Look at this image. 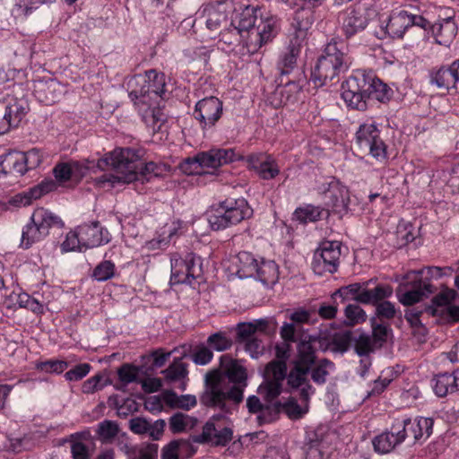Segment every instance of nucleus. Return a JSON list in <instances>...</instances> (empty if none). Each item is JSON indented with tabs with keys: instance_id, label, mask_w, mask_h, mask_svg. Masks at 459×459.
I'll return each instance as SVG.
<instances>
[{
	"instance_id": "f257e3e1",
	"label": "nucleus",
	"mask_w": 459,
	"mask_h": 459,
	"mask_svg": "<svg viewBox=\"0 0 459 459\" xmlns=\"http://www.w3.org/2000/svg\"><path fill=\"white\" fill-rule=\"evenodd\" d=\"M330 350V342L322 332L303 335L296 345V355L290 360V376L285 383V393H297L303 402L309 403L316 393L312 382L324 385L331 372L335 369L334 363L327 358L318 359L317 351Z\"/></svg>"
},
{
	"instance_id": "f03ea898",
	"label": "nucleus",
	"mask_w": 459,
	"mask_h": 459,
	"mask_svg": "<svg viewBox=\"0 0 459 459\" xmlns=\"http://www.w3.org/2000/svg\"><path fill=\"white\" fill-rule=\"evenodd\" d=\"M247 369L229 355L220 359V369L207 372L199 400L202 405L231 414L244 400Z\"/></svg>"
},
{
	"instance_id": "7ed1b4c3",
	"label": "nucleus",
	"mask_w": 459,
	"mask_h": 459,
	"mask_svg": "<svg viewBox=\"0 0 459 459\" xmlns=\"http://www.w3.org/2000/svg\"><path fill=\"white\" fill-rule=\"evenodd\" d=\"M98 166L100 169L111 168L116 172V175H104L98 180L99 184L109 183L111 186L117 182L149 181L152 177H159L162 173L160 166L152 161L145 163L140 151L131 148L115 149L100 159Z\"/></svg>"
},
{
	"instance_id": "20e7f679",
	"label": "nucleus",
	"mask_w": 459,
	"mask_h": 459,
	"mask_svg": "<svg viewBox=\"0 0 459 459\" xmlns=\"http://www.w3.org/2000/svg\"><path fill=\"white\" fill-rule=\"evenodd\" d=\"M392 90L381 80L365 71L358 70L342 84V97L354 109L365 110L367 101L375 99L380 102L390 100Z\"/></svg>"
},
{
	"instance_id": "39448f33",
	"label": "nucleus",
	"mask_w": 459,
	"mask_h": 459,
	"mask_svg": "<svg viewBox=\"0 0 459 459\" xmlns=\"http://www.w3.org/2000/svg\"><path fill=\"white\" fill-rule=\"evenodd\" d=\"M291 343L283 340L276 343L275 359L265 366L264 381L258 387V393L266 401L278 398L285 391V383H288L290 376V365L288 367L287 361L290 357Z\"/></svg>"
},
{
	"instance_id": "423d86ee",
	"label": "nucleus",
	"mask_w": 459,
	"mask_h": 459,
	"mask_svg": "<svg viewBox=\"0 0 459 459\" xmlns=\"http://www.w3.org/2000/svg\"><path fill=\"white\" fill-rule=\"evenodd\" d=\"M343 48V44L336 41L325 46L311 72L310 80L316 87L326 85L348 70L351 61Z\"/></svg>"
},
{
	"instance_id": "0eeeda50",
	"label": "nucleus",
	"mask_w": 459,
	"mask_h": 459,
	"mask_svg": "<svg viewBox=\"0 0 459 459\" xmlns=\"http://www.w3.org/2000/svg\"><path fill=\"white\" fill-rule=\"evenodd\" d=\"M260 8L258 5H246L240 13L231 20V25L237 34L245 42L249 52H257L264 44L255 22Z\"/></svg>"
},
{
	"instance_id": "6e6552de",
	"label": "nucleus",
	"mask_w": 459,
	"mask_h": 459,
	"mask_svg": "<svg viewBox=\"0 0 459 459\" xmlns=\"http://www.w3.org/2000/svg\"><path fill=\"white\" fill-rule=\"evenodd\" d=\"M203 263L200 256L189 253L184 259L173 256L171 258V284H191L193 280L203 275Z\"/></svg>"
},
{
	"instance_id": "1a4fd4ad",
	"label": "nucleus",
	"mask_w": 459,
	"mask_h": 459,
	"mask_svg": "<svg viewBox=\"0 0 459 459\" xmlns=\"http://www.w3.org/2000/svg\"><path fill=\"white\" fill-rule=\"evenodd\" d=\"M325 0H283L290 8L299 7L293 16L292 27L297 38H305L307 31L316 22L315 9L323 4Z\"/></svg>"
},
{
	"instance_id": "9d476101",
	"label": "nucleus",
	"mask_w": 459,
	"mask_h": 459,
	"mask_svg": "<svg viewBox=\"0 0 459 459\" xmlns=\"http://www.w3.org/2000/svg\"><path fill=\"white\" fill-rule=\"evenodd\" d=\"M341 256V244L337 241H325L315 251L312 269L315 273L323 275L337 271Z\"/></svg>"
},
{
	"instance_id": "9b49d317",
	"label": "nucleus",
	"mask_w": 459,
	"mask_h": 459,
	"mask_svg": "<svg viewBox=\"0 0 459 459\" xmlns=\"http://www.w3.org/2000/svg\"><path fill=\"white\" fill-rule=\"evenodd\" d=\"M134 82L139 85V89H133L129 92L132 100L145 99L147 95L154 94L156 97L162 98L165 93V74L158 73L156 70H149L144 74L135 75L130 83Z\"/></svg>"
},
{
	"instance_id": "f8f14e48",
	"label": "nucleus",
	"mask_w": 459,
	"mask_h": 459,
	"mask_svg": "<svg viewBox=\"0 0 459 459\" xmlns=\"http://www.w3.org/2000/svg\"><path fill=\"white\" fill-rule=\"evenodd\" d=\"M404 280L405 281L400 283L396 290L398 300L403 306L411 307L434 292L430 282L423 281L421 278L411 276L408 280L405 275Z\"/></svg>"
},
{
	"instance_id": "ddd939ff",
	"label": "nucleus",
	"mask_w": 459,
	"mask_h": 459,
	"mask_svg": "<svg viewBox=\"0 0 459 459\" xmlns=\"http://www.w3.org/2000/svg\"><path fill=\"white\" fill-rule=\"evenodd\" d=\"M222 115V102L216 97L204 98L196 102L193 113L194 117L199 121L203 131L214 126Z\"/></svg>"
},
{
	"instance_id": "4468645a",
	"label": "nucleus",
	"mask_w": 459,
	"mask_h": 459,
	"mask_svg": "<svg viewBox=\"0 0 459 459\" xmlns=\"http://www.w3.org/2000/svg\"><path fill=\"white\" fill-rule=\"evenodd\" d=\"M357 143L361 151L368 152L375 158L385 157V144L380 132L373 124H363L356 133Z\"/></svg>"
},
{
	"instance_id": "2eb2a0df",
	"label": "nucleus",
	"mask_w": 459,
	"mask_h": 459,
	"mask_svg": "<svg viewBox=\"0 0 459 459\" xmlns=\"http://www.w3.org/2000/svg\"><path fill=\"white\" fill-rule=\"evenodd\" d=\"M240 159V155L236 153L234 149H220L214 148L208 152H204L197 154L193 159H187V165H194L198 167H207L216 169L222 165L233 162Z\"/></svg>"
},
{
	"instance_id": "dca6fc26",
	"label": "nucleus",
	"mask_w": 459,
	"mask_h": 459,
	"mask_svg": "<svg viewBox=\"0 0 459 459\" xmlns=\"http://www.w3.org/2000/svg\"><path fill=\"white\" fill-rule=\"evenodd\" d=\"M431 86L438 90H459V59L449 65L434 67L429 72Z\"/></svg>"
},
{
	"instance_id": "f3484780",
	"label": "nucleus",
	"mask_w": 459,
	"mask_h": 459,
	"mask_svg": "<svg viewBox=\"0 0 459 459\" xmlns=\"http://www.w3.org/2000/svg\"><path fill=\"white\" fill-rule=\"evenodd\" d=\"M324 188L325 204L338 214H344L349 210L350 194L348 188L339 180L332 178Z\"/></svg>"
},
{
	"instance_id": "a211bd4d",
	"label": "nucleus",
	"mask_w": 459,
	"mask_h": 459,
	"mask_svg": "<svg viewBox=\"0 0 459 459\" xmlns=\"http://www.w3.org/2000/svg\"><path fill=\"white\" fill-rule=\"evenodd\" d=\"M411 423V419H405L401 426L394 425L391 431L384 432L373 439V446L376 452L379 454H387L391 452L397 445L405 440L407 436V427Z\"/></svg>"
},
{
	"instance_id": "6ab92c4d",
	"label": "nucleus",
	"mask_w": 459,
	"mask_h": 459,
	"mask_svg": "<svg viewBox=\"0 0 459 459\" xmlns=\"http://www.w3.org/2000/svg\"><path fill=\"white\" fill-rule=\"evenodd\" d=\"M78 230L79 238L85 249L108 244L111 238L108 230L102 228L99 221L81 225Z\"/></svg>"
},
{
	"instance_id": "aec40b11",
	"label": "nucleus",
	"mask_w": 459,
	"mask_h": 459,
	"mask_svg": "<svg viewBox=\"0 0 459 459\" xmlns=\"http://www.w3.org/2000/svg\"><path fill=\"white\" fill-rule=\"evenodd\" d=\"M232 436L231 429L225 427L218 430L214 423L209 420L204 424L202 434L193 436L192 440L198 444L212 443L214 446H224L231 441Z\"/></svg>"
},
{
	"instance_id": "412c9836",
	"label": "nucleus",
	"mask_w": 459,
	"mask_h": 459,
	"mask_svg": "<svg viewBox=\"0 0 459 459\" xmlns=\"http://www.w3.org/2000/svg\"><path fill=\"white\" fill-rule=\"evenodd\" d=\"M368 23L367 12L363 9L350 7L342 14V30L347 38L362 31Z\"/></svg>"
},
{
	"instance_id": "4be33fe9",
	"label": "nucleus",
	"mask_w": 459,
	"mask_h": 459,
	"mask_svg": "<svg viewBox=\"0 0 459 459\" xmlns=\"http://www.w3.org/2000/svg\"><path fill=\"white\" fill-rule=\"evenodd\" d=\"M373 281L372 279L364 281V289L362 290V293L358 297V303L375 306L393 295V288L388 284H377L372 289L369 288V285Z\"/></svg>"
},
{
	"instance_id": "5701e85b",
	"label": "nucleus",
	"mask_w": 459,
	"mask_h": 459,
	"mask_svg": "<svg viewBox=\"0 0 459 459\" xmlns=\"http://www.w3.org/2000/svg\"><path fill=\"white\" fill-rule=\"evenodd\" d=\"M299 401L301 404H299L297 398L293 396H290L284 403L275 400L273 402V408L274 420L281 411H283L291 420H299L302 418L308 411V403L303 402L300 399Z\"/></svg>"
},
{
	"instance_id": "b1692460",
	"label": "nucleus",
	"mask_w": 459,
	"mask_h": 459,
	"mask_svg": "<svg viewBox=\"0 0 459 459\" xmlns=\"http://www.w3.org/2000/svg\"><path fill=\"white\" fill-rule=\"evenodd\" d=\"M4 116L17 127L29 110L28 100L23 97L8 96L5 99Z\"/></svg>"
},
{
	"instance_id": "393cba45",
	"label": "nucleus",
	"mask_w": 459,
	"mask_h": 459,
	"mask_svg": "<svg viewBox=\"0 0 459 459\" xmlns=\"http://www.w3.org/2000/svg\"><path fill=\"white\" fill-rule=\"evenodd\" d=\"M263 399L267 403V404L262 403L260 399L255 395H251L247 399V407L250 413H255L257 415V420L259 424L269 423L274 420L273 414V402L277 399H273V401H266L264 397Z\"/></svg>"
},
{
	"instance_id": "a878e982",
	"label": "nucleus",
	"mask_w": 459,
	"mask_h": 459,
	"mask_svg": "<svg viewBox=\"0 0 459 459\" xmlns=\"http://www.w3.org/2000/svg\"><path fill=\"white\" fill-rule=\"evenodd\" d=\"M410 28V13L407 11H394L385 26L386 32L393 38L402 39Z\"/></svg>"
},
{
	"instance_id": "bb28decb",
	"label": "nucleus",
	"mask_w": 459,
	"mask_h": 459,
	"mask_svg": "<svg viewBox=\"0 0 459 459\" xmlns=\"http://www.w3.org/2000/svg\"><path fill=\"white\" fill-rule=\"evenodd\" d=\"M224 207L228 210V215L230 218L232 225L248 219L253 215V209L244 198L226 199L224 201Z\"/></svg>"
},
{
	"instance_id": "cd10ccee",
	"label": "nucleus",
	"mask_w": 459,
	"mask_h": 459,
	"mask_svg": "<svg viewBox=\"0 0 459 459\" xmlns=\"http://www.w3.org/2000/svg\"><path fill=\"white\" fill-rule=\"evenodd\" d=\"M433 381L435 394L439 397H445L449 393L459 391V380L456 370L453 374H438Z\"/></svg>"
},
{
	"instance_id": "c85d7f7f",
	"label": "nucleus",
	"mask_w": 459,
	"mask_h": 459,
	"mask_svg": "<svg viewBox=\"0 0 459 459\" xmlns=\"http://www.w3.org/2000/svg\"><path fill=\"white\" fill-rule=\"evenodd\" d=\"M30 218L32 222L39 228L46 237L48 235L50 228H62L64 225L59 217L44 208L35 210Z\"/></svg>"
},
{
	"instance_id": "c756f323",
	"label": "nucleus",
	"mask_w": 459,
	"mask_h": 459,
	"mask_svg": "<svg viewBox=\"0 0 459 459\" xmlns=\"http://www.w3.org/2000/svg\"><path fill=\"white\" fill-rule=\"evenodd\" d=\"M295 34L296 42L293 43L291 41L287 51L281 56L277 63V68L281 75L289 74L293 70L297 63L298 56L300 52L299 40L303 39L304 38H297V33L295 32Z\"/></svg>"
},
{
	"instance_id": "7c9ffc66",
	"label": "nucleus",
	"mask_w": 459,
	"mask_h": 459,
	"mask_svg": "<svg viewBox=\"0 0 459 459\" xmlns=\"http://www.w3.org/2000/svg\"><path fill=\"white\" fill-rule=\"evenodd\" d=\"M2 172L22 176L28 171L22 152H11L6 154L1 161Z\"/></svg>"
},
{
	"instance_id": "2f4dec72",
	"label": "nucleus",
	"mask_w": 459,
	"mask_h": 459,
	"mask_svg": "<svg viewBox=\"0 0 459 459\" xmlns=\"http://www.w3.org/2000/svg\"><path fill=\"white\" fill-rule=\"evenodd\" d=\"M432 35L435 36L439 43L449 41L454 39L457 32V26L452 17L442 19L432 24Z\"/></svg>"
},
{
	"instance_id": "473e14b6",
	"label": "nucleus",
	"mask_w": 459,
	"mask_h": 459,
	"mask_svg": "<svg viewBox=\"0 0 459 459\" xmlns=\"http://www.w3.org/2000/svg\"><path fill=\"white\" fill-rule=\"evenodd\" d=\"M37 92L39 94L41 101L48 105L58 101L64 93V88L57 81L51 79L41 82Z\"/></svg>"
},
{
	"instance_id": "72a5a7b5",
	"label": "nucleus",
	"mask_w": 459,
	"mask_h": 459,
	"mask_svg": "<svg viewBox=\"0 0 459 459\" xmlns=\"http://www.w3.org/2000/svg\"><path fill=\"white\" fill-rule=\"evenodd\" d=\"M278 265L274 261L262 259L258 262L255 277L265 285L274 284L278 280Z\"/></svg>"
},
{
	"instance_id": "f704fd0d",
	"label": "nucleus",
	"mask_w": 459,
	"mask_h": 459,
	"mask_svg": "<svg viewBox=\"0 0 459 459\" xmlns=\"http://www.w3.org/2000/svg\"><path fill=\"white\" fill-rule=\"evenodd\" d=\"M228 214V210L224 207V201L221 202L217 207H212L208 214V221L212 229L220 230L231 226V221Z\"/></svg>"
},
{
	"instance_id": "c9c22d12",
	"label": "nucleus",
	"mask_w": 459,
	"mask_h": 459,
	"mask_svg": "<svg viewBox=\"0 0 459 459\" xmlns=\"http://www.w3.org/2000/svg\"><path fill=\"white\" fill-rule=\"evenodd\" d=\"M187 368L188 365L183 362L181 358H177L166 369L161 371V374L164 376V379L168 383L183 381L187 379Z\"/></svg>"
},
{
	"instance_id": "e433bc0d",
	"label": "nucleus",
	"mask_w": 459,
	"mask_h": 459,
	"mask_svg": "<svg viewBox=\"0 0 459 459\" xmlns=\"http://www.w3.org/2000/svg\"><path fill=\"white\" fill-rule=\"evenodd\" d=\"M434 420L431 418L418 417L407 427V432L411 431L415 441L428 438L432 433Z\"/></svg>"
},
{
	"instance_id": "4c0bfd02",
	"label": "nucleus",
	"mask_w": 459,
	"mask_h": 459,
	"mask_svg": "<svg viewBox=\"0 0 459 459\" xmlns=\"http://www.w3.org/2000/svg\"><path fill=\"white\" fill-rule=\"evenodd\" d=\"M56 184L52 179L44 180L40 184L30 188L28 191L23 192L20 195V202L24 206L29 205L32 200L40 198L43 195L54 190Z\"/></svg>"
},
{
	"instance_id": "58836bf2",
	"label": "nucleus",
	"mask_w": 459,
	"mask_h": 459,
	"mask_svg": "<svg viewBox=\"0 0 459 459\" xmlns=\"http://www.w3.org/2000/svg\"><path fill=\"white\" fill-rule=\"evenodd\" d=\"M184 449H191L190 455H194L195 453V449L188 440H173L162 448L161 458L179 459V456L183 455Z\"/></svg>"
},
{
	"instance_id": "ea45409f",
	"label": "nucleus",
	"mask_w": 459,
	"mask_h": 459,
	"mask_svg": "<svg viewBox=\"0 0 459 459\" xmlns=\"http://www.w3.org/2000/svg\"><path fill=\"white\" fill-rule=\"evenodd\" d=\"M45 238L44 233L41 232L39 228L30 220L22 229L21 247L28 249L32 247L33 244L41 241Z\"/></svg>"
},
{
	"instance_id": "a19ab883",
	"label": "nucleus",
	"mask_w": 459,
	"mask_h": 459,
	"mask_svg": "<svg viewBox=\"0 0 459 459\" xmlns=\"http://www.w3.org/2000/svg\"><path fill=\"white\" fill-rule=\"evenodd\" d=\"M324 214H328V211L321 209L313 205H307L296 209L294 212V218L301 223L308 221H316L323 217Z\"/></svg>"
},
{
	"instance_id": "79ce46f5",
	"label": "nucleus",
	"mask_w": 459,
	"mask_h": 459,
	"mask_svg": "<svg viewBox=\"0 0 459 459\" xmlns=\"http://www.w3.org/2000/svg\"><path fill=\"white\" fill-rule=\"evenodd\" d=\"M238 259L241 264L238 270V274L239 277H255V269L259 261L255 259L253 255L247 252L239 253Z\"/></svg>"
},
{
	"instance_id": "37998d69",
	"label": "nucleus",
	"mask_w": 459,
	"mask_h": 459,
	"mask_svg": "<svg viewBox=\"0 0 459 459\" xmlns=\"http://www.w3.org/2000/svg\"><path fill=\"white\" fill-rule=\"evenodd\" d=\"M55 1L56 0H17L13 9V14L15 17L27 16L30 14L33 10L38 9L39 5Z\"/></svg>"
},
{
	"instance_id": "c03bdc74",
	"label": "nucleus",
	"mask_w": 459,
	"mask_h": 459,
	"mask_svg": "<svg viewBox=\"0 0 459 459\" xmlns=\"http://www.w3.org/2000/svg\"><path fill=\"white\" fill-rule=\"evenodd\" d=\"M364 289V281L363 282H356L351 283L346 286H342L336 290L333 295V299H336L337 297L342 299V302H344L348 299H354L358 302V297L362 293V290Z\"/></svg>"
},
{
	"instance_id": "a18cd8bd",
	"label": "nucleus",
	"mask_w": 459,
	"mask_h": 459,
	"mask_svg": "<svg viewBox=\"0 0 459 459\" xmlns=\"http://www.w3.org/2000/svg\"><path fill=\"white\" fill-rule=\"evenodd\" d=\"M447 270L448 272H452L451 267H438V266H428L419 271H411L406 274V278L409 280L411 276L416 277L417 279L421 278L423 281L429 282V281L433 278L438 279L443 276V271Z\"/></svg>"
},
{
	"instance_id": "49530a36",
	"label": "nucleus",
	"mask_w": 459,
	"mask_h": 459,
	"mask_svg": "<svg viewBox=\"0 0 459 459\" xmlns=\"http://www.w3.org/2000/svg\"><path fill=\"white\" fill-rule=\"evenodd\" d=\"M165 395L167 402L169 403L172 406L184 410H189L190 408L195 406L197 403L195 395L186 394L178 396L173 391H167Z\"/></svg>"
},
{
	"instance_id": "de8ad7c7",
	"label": "nucleus",
	"mask_w": 459,
	"mask_h": 459,
	"mask_svg": "<svg viewBox=\"0 0 459 459\" xmlns=\"http://www.w3.org/2000/svg\"><path fill=\"white\" fill-rule=\"evenodd\" d=\"M97 162H99V160ZM70 164L73 177L72 180L74 181H80L90 170H93L95 168L104 170V169H100L94 160L70 161ZM106 169L107 168H105V169Z\"/></svg>"
},
{
	"instance_id": "09e8293b",
	"label": "nucleus",
	"mask_w": 459,
	"mask_h": 459,
	"mask_svg": "<svg viewBox=\"0 0 459 459\" xmlns=\"http://www.w3.org/2000/svg\"><path fill=\"white\" fill-rule=\"evenodd\" d=\"M377 348L371 336L367 333H362L354 339V350L359 357L368 356Z\"/></svg>"
},
{
	"instance_id": "8fccbe9b",
	"label": "nucleus",
	"mask_w": 459,
	"mask_h": 459,
	"mask_svg": "<svg viewBox=\"0 0 459 459\" xmlns=\"http://www.w3.org/2000/svg\"><path fill=\"white\" fill-rule=\"evenodd\" d=\"M372 325V341L377 348H380L386 342L389 333L392 329L388 325L376 322V319L371 320Z\"/></svg>"
},
{
	"instance_id": "3c124183",
	"label": "nucleus",
	"mask_w": 459,
	"mask_h": 459,
	"mask_svg": "<svg viewBox=\"0 0 459 459\" xmlns=\"http://www.w3.org/2000/svg\"><path fill=\"white\" fill-rule=\"evenodd\" d=\"M423 311L425 310L420 309V307H409L405 310L404 318L410 324L411 328L424 336L427 333V329L420 319Z\"/></svg>"
},
{
	"instance_id": "603ef678",
	"label": "nucleus",
	"mask_w": 459,
	"mask_h": 459,
	"mask_svg": "<svg viewBox=\"0 0 459 459\" xmlns=\"http://www.w3.org/2000/svg\"><path fill=\"white\" fill-rule=\"evenodd\" d=\"M323 333L324 332L321 331ZM325 334L327 336L330 346L333 345V351L343 353L348 351L351 342L353 341L352 339V333L351 331H345L338 334H334V336L332 338V340L329 338V336L325 333Z\"/></svg>"
},
{
	"instance_id": "864d4df0",
	"label": "nucleus",
	"mask_w": 459,
	"mask_h": 459,
	"mask_svg": "<svg viewBox=\"0 0 459 459\" xmlns=\"http://www.w3.org/2000/svg\"><path fill=\"white\" fill-rule=\"evenodd\" d=\"M207 344L211 349L216 351H224L232 346V341L225 333L218 332L208 337Z\"/></svg>"
},
{
	"instance_id": "5fc2aeb1",
	"label": "nucleus",
	"mask_w": 459,
	"mask_h": 459,
	"mask_svg": "<svg viewBox=\"0 0 459 459\" xmlns=\"http://www.w3.org/2000/svg\"><path fill=\"white\" fill-rule=\"evenodd\" d=\"M453 299L451 292H441L432 299V304L425 306L424 310L432 316L439 313V307H447L450 306V301Z\"/></svg>"
},
{
	"instance_id": "6e6d98bb",
	"label": "nucleus",
	"mask_w": 459,
	"mask_h": 459,
	"mask_svg": "<svg viewBox=\"0 0 459 459\" xmlns=\"http://www.w3.org/2000/svg\"><path fill=\"white\" fill-rule=\"evenodd\" d=\"M302 331L301 326H298L292 322L290 323H283L282 326L280 330V335L283 341H287L290 342H299V338L303 335H307V333L300 332Z\"/></svg>"
},
{
	"instance_id": "4d7b16f0",
	"label": "nucleus",
	"mask_w": 459,
	"mask_h": 459,
	"mask_svg": "<svg viewBox=\"0 0 459 459\" xmlns=\"http://www.w3.org/2000/svg\"><path fill=\"white\" fill-rule=\"evenodd\" d=\"M256 28L265 43L271 41L277 34L276 21L273 17L265 20L261 19Z\"/></svg>"
},
{
	"instance_id": "13d9d810",
	"label": "nucleus",
	"mask_w": 459,
	"mask_h": 459,
	"mask_svg": "<svg viewBox=\"0 0 459 459\" xmlns=\"http://www.w3.org/2000/svg\"><path fill=\"white\" fill-rule=\"evenodd\" d=\"M256 172L260 178L268 180L274 178L280 173V169L275 160L268 155L267 160L262 163L261 168H259Z\"/></svg>"
},
{
	"instance_id": "bf43d9fd",
	"label": "nucleus",
	"mask_w": 459,
	"mask_h": 459,
	"mask_svg": "<svg viewBox=\"0 0 459 459\" xmlns=\"http://www.w3.org/2000/svg\"><path fill=\"white\" fill-rule=\"evenodd\" d=\"M115 274V264L110 261H103L98 264L92 276L99 281H104L112 278Z\"/></svg>"
},
{
	"instance_id": "052dcab7",
	"label": "nucleus",
	"mask_w": 459,
	"mask_h": 459,
	"mask_svg": "<svg viewBox=\"0 0 459 459\" xmlns=\"http://www.w3.org/2000/svg\"><path fill=\"white\" fill-rule=\"evenodd\" d=\"M253 322L255 332H261L266 335L275 334L278 328V323L273 316L257 319Z\"/></svg>"
},
{
	"instance_id": "680f3d73",
	"label": "nucleus",
	"mask_w": 459,
	"mask_h": 459,
	"mask_svg": "<svg viewBox=\"0 0 459 459\" xmlns=\"http://www.w3.org/2000/svg\"><path fill=\"white\" fill-rule=\"evenodd\" d=\"M118 425L112 420H104L99 424L98 434L104 441L113 439L118 433Z\"/></svg>"
},
{
	"instance_id": "e2e57ef3",
	"label": "nucleus",
	"mask_w": 459,
	"mask_h": 459,
	"mask_svg": "<svg viewBox=\"0 0 459 459\" xmlns=\"http://www.w3.org/2000/svg\"><path fill=\"white\" fill-rule=\"evenodd\" d=\"M376 307V315L379 319H393L396 316L397 310L394 303L388 300H383L377 305Z\"/></svg>"
},
{
	"instance_id": "0e129e2a",
	"label": "nucleus",
	"mask_w": 459,
	"mask_h": 459,
	"mask_svg": "<svg viewBox=\"0 0 459 459\" xmlns=\"http://www.w3.org/2000/svg\"><path fill=\"white\" fill-rule=\"evenodd\" d=\"M79 230L77 229L74 232H69L66 236L65 240L62 243V250L64 252L74 251L78 249L82 251L84 248L82 245V241L79 238Z\"/></svg>"
},
{
	"instance_id": "69168bd1",
	"label": "nucleus",
	"mask_w": 459,
	"mask_h": 459,
	"mask_svg": "<svg viewBox=\"0 0 459 459\" xmlns=\"http://www.w3.org/2000/svg\"><path fill=\"white\" fill-rule=\"evenodd\" d=\"M344 313L351 324L364 322L367 318L365 311L357 304H349L345 307Z\"/></svg>"
},
{
	"instance_id": "338daca9",
	"label": "nucleus",
	"mask_w": 459,
	"mask_h": 459,
	"mask_svg": "<svg viewBox=\"0 0 459 459\" xmlns=\"http://www.w3.org/2000/svg\"><path fill=\"white\" fill-rule=\"evenodd\" d=\"M137 368L129 364H124L117 370L119 380L127 385L136 381Z\"/></svg>"
},
{
	"instance_id": "774afa93",
	"label": "nucleus",
	"mask_w": 459,
	"mask_h": 459,
	"mask_svg": "<svg viewBox=\"0 0 459 459\" xmlns=\"http://www.w3.org/2000/svg\"><path fill=\"white\" fill-rule=\"evenodd\" d=\"M22 154L28 170L39 167L43 159L40 150L37 148H32L26 152H22Z\"/></svg>"
}]
</instances>
